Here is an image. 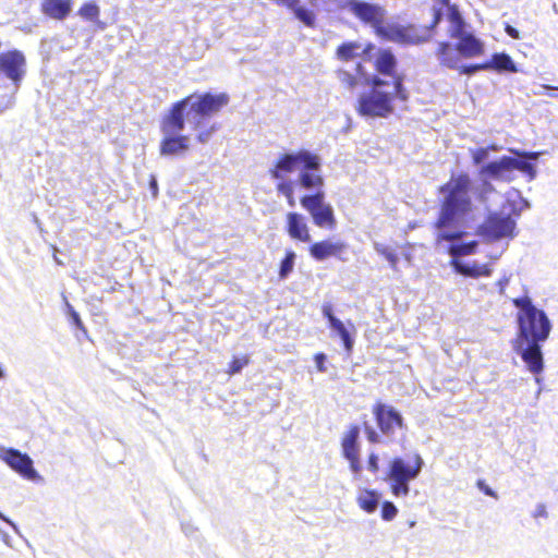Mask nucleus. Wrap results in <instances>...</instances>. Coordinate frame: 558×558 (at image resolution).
<instances>
[{
	"mask_svg": "<svg viewBox=\"0 0 558 558\" xmlns=\"http://www.w3.org/2000/svg\"><path fill=\"white\" fill-rule=\"evenodd\" d=\"M320 158L308 150L282 154L269 169V175L277 181L276 191L290 207L296 205L295 189L314 190V193L300 197V205L310 214L313 223L320 229L333 230L338 221L333 207L326 201L323 191L325 180L318 173Z\"/></svg>",
	"mask_w": 558,
	"mask_h": 558,
	"instance_id": "nucleus-1",
	"label": "nucleus"
},
{
	"mask_svg": "<svg viewBox=\"0 0 558 558\" xmlns=\"http://www.w3.org/2000/svg\"><path fill=\"white\" fill-rule=\"evenodd\" d=\"M445 19L448 22L447 35L456 43L452 44L448 40L437 43L434 56L438 64L441 68L456 70L460 74L466 75L487 71L486 62L461 64L463 59H474L483 56L485 44L474 33L468 31V24L458 5L449 7V10L445 13Z\"/></svg>",
	"mask_w": 558,
	"mask_h": 558,
	"instance_id": "nucleus-2",
	"label": "nucleus"
},
{
	"mask_svg": "<svg viewBox=\"0 0 558 558\" xmlns=\"http://www.w3.org/2000/svg\"><path fill=\"white\" fill-rule=\"evenodd\" d=\"M473 181L465 171L451 173L449 180L439 186V213L435 226L444 231L439 238L454 241L465 234L461 230L472 217L474 204L472 199Z\"/></svg>",
	"mask_w": 558,
	"mask_h": 558,
	"instance_id": "nucleus-3",
	"label": "nucleus"
},
{
	"mask_svg": "<svg viewBox=\"0 0 558 558\" xmlns=\"http://www.w3.org/2000/svg\"><path fill=\"white\" fill-rule=\"evenodd\" d=\"M518 308V332L514 339L520 349L524 342H544L551 330V324L544 311L538 310L527 295L512 299Z\"/></svg>",
	"mask_w": 558,
	"mask_h": 558,
	"instance_id": "nucleus-4",
	"label": "nucleus"
},
{
	"mask_svg": "<svg viewBox=\"0 0 558 558\" xmlns=\"http://www.w3.org/2000/svg\"><path fill=\"white\" fill-rule=\"evenodd\" d=\"M510 151L517 155L519 158L502 156L497 160L484 165L480 169L478 174L484 181L483 185L485 192H495V187L486 180L490 179L510 182L512 180L511 174L515 170L527 174L530 179H534L535 169L530 160H536L539 157V153L518 149H511Z\"/></svg>",
	"mask_w": 558,
	"mask_h": 558,
	"instance_id": "nucleus-5",
	"label": "nucleus"
},
{
	"mask_svg": "<svg viewBox=\"0 0 558 558\" xmlns=\"http://www.w3.org/2000/svg\"><path fill=\"white\" fill-rule=\"evenodd\" d=\"M424 461L418 453H413L409 460L393 458L387 468L384 480L395 497H405L410 493V482L421 473Z\"/></svg>",
	"mask_w": 558,
	"mask_h": 558,
	"instance_id": "nucleus-6",
	"label": "nucleus"
},
{
	"mask_svg": "<svg viewBox=\"0 0 558 558\" xmlns=\"http://www.w3.org/2000/svg\"><path fill=\"white\" fill-rule=\"evenodd\" d=\"M371 84L372 89L357 98L355 110L363 117L387 118L395 110L393 99L397 98L395 90L392 93L379 90L386 82L378 75L373 76Z\"/></svg>",
	"mask_w": 558,
	"mask_h": 558,
	"instance_id": "nucleus-7",
	"label": "nucleus"
},
{
	"mask_svg": "<svg viewBox=\"0 0 558 558\" xmlns=\"http://www.w3.org/2000/svg\"><path fill=\"white\" fill-rule=\"evenodd\" d=\"M441 16V10L433 8L432 20L427 24L414 21L407 25H392L387 34V40L405 45H418L428 41L434 37Z\"/></svg>",
	"mask_w": 558,
	"mask_h": 558,
	"instance_id": "nucleus-8",
	"label": "nucleus"
},
{
	"mask_svg": "<svg viewBox=\"0 0 558 558\" xmlns=\"http://www.w3.org/2000/svg\"><path fill=\"white\" fill-rule=\"evenodd\" d=\"M373 68L378 75L391 78L398 99L408 100L409 94L404 87V75L398 72V59L391 48H380L376 51Z\"/></svg>",
	"mask_w": 558,
	"mask_h": 558,
	"instance_id": "nucleus-9",
	"label": "nucleus"
},
{
	"mask_svg": "<svg viewBox=\"0 0 558 558\" xmlns=\"http://www.w3.org/2000/svg\"><path fill=\"white\" fill-rule=\"evenodd\" d=\"M515 220L509 214L494 211L486 216L478 227V234L490 242L512 239L515 235Z\"/></svg>",
	"mask_w": 558,
	"mask_h": 558,
	"instance_id": "nucleus-10",
	"label": "nucleus"
},
{
	"mask_svg": "<svg viewBox=\"0 0 558 558\" xmlns=\"http://www.w3.org/2000/svg\"><path fill=\"white\" fill-rule=\"evenodd\" d=\"M348 9L361 22L371 25L377 36L387 40L390 26H385V11L381 7L364 1L351 0L348 2Z\"/></svg>",
	"mask_w": 558,
	"mask_h": 558,
	"instance_id": "nucleus-11",
	"label": "nucleus"
},
{
	"mask_svg": "<svg viewBox=\"0 0 558 558\" xmlns=\"http://www.w3.org/2000/svg\"><path fill=\"white\" fill-rule=\"evenodd\" d=\"M0 459L23 478L28 481L41 480L38 472L34 469L33 460L27 453H23L14 448H5L0 451Z\"/></svg>",
	"mask_w": 558,
	"mask_h": 558,
	"instance_id": "nucleus-12",
	"label": "nucleus"
},
{
	"mask_svg": "<svg viewBox=\"0 0 558 558\" xmlns=\"http://www.w3.org/2000/svg\"><path fill=\"white\" fill-rule=\"evenodd\" d=\"M0 73L19 85L26 74V58L19 49L0 52Z\"/></svg>",
	"mask_w": 558,
	"mask_h": 558,
	"instance_id": "nucleus-13",
	"label": "nucleus"
},
{
	"mask_svg": "<svg viewBox=\"0 0 558 558\" xmlns=\"http://www.w3.org/2000/svg\"><path fill=\"white\" fill-rule=\"evenodd\" d=\"M229 104V96L225 93H204L191 102L190 112L198 119L209 118L218 113Z\"/></svg>",
	"mask_w": 558,
	"mask_h": 558,
	"instance_id": "nucleus-14",
	"label": "nucleus"
},
{
	"mask_svg": "<svg viewBox=\"0 0 558 558\" xmlns=\"http://www.w3.org/2000/svg\"><path fill=\"white\" fill-rule=\"evenodd\" d=\"M372 412L381 434L390 436L397 429L404 428V420L393 407L378 401L373 405Z\"/></svg>",
	"mask_w": 558,
	"mask_h": 558,
	"instance_id": "nucleus-15",
	"label": "nucleus"
},
{
	"mask_svg": "<svg viewBox=\"0 0 558 558\" xmlns=\"http://www.w3.org/2000/svg\"><path fill=\"white\" fill-rule=\"evenodd\" d=\"M360 427L356 424H352L348 427L341 438V451L342 456L349 462L350 470L355 475L362 471V463L360 459Z\"/></svg>",
	"mask_w": 558,
	"mask_h": 558,
	"instance_id": "nucleus-16",
	"label": "nucleus"
},
{
	"mask_svg": "<svg viewBox=\"0 0 558 558\" xmlns=\"http://www.w3.org/2000/svg\"><path fill=\"white\" fill-rule=\"evenodd\" d=\"M348 245L343 241H332L331 239H324L312 243L308 246L310 256L317 260L323 262L330 257H335L341 262H345L344 256Z\"/></svg>",
	"mask_w": 558,
	"mask_h": 558,
	"instance_id": "nucleus-17",
	"label": "nucleus"
},
{
	"mask_svg": "<svg viewBox=\"0 0 558 558\" xmlns=\"http://www.w3.org/2000/svg\"><path fill=\"white\" fill-rule=\"evenodd\" d=\"M193 95L174 102L169 112L162 118L160 129L163 134H177L184 129L185 121L183 116L184 107L190 104Z\"/></svg>",
	"mask_w": 558,
	"mask_h": 558,
	"instance_id": "nucleus-18",
	"label": "nucleus"
},
{
	"mask_svg": "<svg viewBox=\"0 0 558 558\" xmlns=\"http://www.w3.org/2000/svg\"><path fill=\"white\" fill-rule=\"evenodd\" d=\"M286 232L290 239L308 243L312 240L306 218L298 211H288L286 214Z\"/></svg>",
	"mask_w": 558,
	"mask_h": 558,
	"instance_id": "nucleus-19",
	"label": "nucleus"
},
{
	"mask_svg": "<svg viewBox=\"0 0 558 558\" xmlns=\"http://www.w3.org/2000/svg\"><path fill=\"white\" fill-rule=\"evenodd\" d=\"M541 343L542 342H524L519 349L514 342V350L520 354L527 369L534 375L541 374L544 369Z\"/></svg>",
	"mask_w": 558,
	"mask_h": 558,
	"instance_id": "nucleus-20",
	"label": "nucleus"
},
{
	"mask_svg": "<svg viewBox=\"0 0 558 558\" xmlns=\"http://www.w3.org/2000/svg\"><path fill=\"white\" fill-rule=\"evenodd\" d=\"M72 7V0H41L40 12L46 17L63 21L70 15Z\"/></svg>",
	"mask_w": 558,
	"mask_h": 558,
	"instance_id": "nucleus-21",
	"label": "nucleus"
},
{
	"mask_svg": "<svg viewBox=\"0 0 558 558\" xmlns=\"http://www.w3.org/2000/svg\"><path fill=\"white\" fill-rule=\"evenodd\" d=\"M323 315L328 319L329 326L339 335L342 340L343 347L348 352H351L353 349V339L345 328L344 324L337 318L332 313V306L329 303H326L322 307Z\"/></svg>",
	"mask_w": 558,
	"mask_h": 558,
	"instance_id": "nucleus-22",
	"label": "nucleus"
},
{
	"mask_svg": "<svg viewBox=\"0 0 558 558\" xmlns=\"http://www.w3.org/2000/svg\"><path fill=\"white\" fill-rule=\"evenodd\" d=\"M189 148V137L178 133L166 135L160 142V154L163 156L184 154Z\"/></svg>",
	"mask_w": 558,
	"mask_h": 558,
	"instance_id": "nucleus-23",
	"label": "nucleus"
},
{
	"mask_svg": "<svg viewBox=\"0 0 558 558\" xmlns=\"http://www.w3.org/2000/svg\"><path fill=\"white\" fill-rule=\"evenodd\" d=\"M486 62V70H493L496 72H508V73H517L518 68L513 62L512 58L506 52H497L492 56V58Z\"/></svg>",
	"mask_w": 558,
	"mask_h": 558,
	"instance_id": "nucleus-24",
	"label": "nucleus"
},
{
	"mask_svg": "<svg viewBox=\"0 0 558 558\" xmlns=\"http://www.w3.org/2000/svg\"><path fill=\"white\" fill-rule=\"evenodd\" d=\"M452 265L457 272L471 278L489 277L492 275V268L487 264H463L458 260H453Z\"/></svg>",
	"mask_w": 558,
	"mask_h": 558,
	"instance_id": "nucleus-25",
	"label": "nucleus"
},
{
	"mask_svg": "<svg viewBox=\"0 0 558 558\" xmlns=\"http://www.w3.org/2000/svg\"><path fill=\"white\" fill-rule=\"evenodd\" d=\"M361 48L357 41H344L337 47L335 57L341 62H350L360 56Z\"/></svg>",
	"mask_w": 558,
	"mask_h": 558,
	"instance_id": "nucleus-26",
	"label": "nucleus"
},
{
	"mask_svg": "<svg viewBox=\"0 0 558 558\" xmlns=\"http://www.w3.org/2000/svg\"><path fill=\"white\" fill-rule=\"evenodd\" d=\"M379 496L373 489H364V492L357 497V504L361 509L367 513H373L378 506Z\"/></svg>",
	"mask_w": 558,
	"mask_h": 558,
	"instance_id": "nucleus-27",
	"label": "nucleus"
},
{
	"mask_svg": "<svg viewBox=\"0 0 558 558\" xmlns=\"http://www.w3.org/2000/svg\"><path fill=\"white\" fill-rule=\"evenodd\" d=\"M336 74L344 89L351 93L356 90L360 84V80L354 73H351L350 71L344 69H338L336 71Z\"/></svg>",
	"mask_w": 558,
	"mask_h": 558,
	"instance_id": "nucleus-28",
	"label": "nucleus"
},
{
	"mask_svg": "<svg viewBox=\"0 0 558 558\" xmlns=\"http://www.w3.org/2000/svg\"><path fill=\"white\" fill-rule=\"evenodd\" d=\"M77 14L85 21L99 22L100 9L94 1L84 2Z\"/></svg>",
	"mask_w": 558,
	"mask_h": 558,
	"instance_id": "nucleus-29",
	"label": "nucleus"
},
{
	"mask_svg": "<svg viewBox=\"0 0 558 558\" xmlns=\"http://www.w3.org/2000/svg\"><path fill=\"white\" fill-rule=\"evenodd\" d=\"M289 10L293 11L294 16L304 23L308 27L315 26V14L313 11L304 9L299 4H295L293 8H289Z\"/></svg>",
	"mask_w": 558,
	"mask_h": 558,
	"instance_id": "nucleus-30",
	"label": "nucleus"
},
{
	"mask_svg": "<svg viewBox=\"0 0 558 558\" xmlns=\"http://www.w3.org/2000/svg\"><path fill=\"white\" fill-rule=\"evenodd\" d=\"M295 253L291 250L287 251L280 263L279 277L286 279L293 270Z\"/></svg>",
	"mask_w": 558,
	"mask_h": 558,
	"instance_id": "nucleus-31",
	"label": "nucleus"
},
{
	"mask_svg": "<svg viewBox=\"0 0 558 558\" xmlns=\"http://www.w3.org/2000/svg\"><path fill=\"white\" fill-rule=\"evenodd\" d=\"M250 364V357L247 355L233 356L228 364L227 374L233 376L242 371L243 367Z\"/></svg>",
	"mask_w": 558,
	"mask_h": 558,
	"instance_id": "nucleus-32",
	"label": "nucleus"
},
{
	"mask_svg": "<svg viewBox=\"0 0 558 558\" xmlns=\"http://www.w3.org/2000/svg\"><path fill=\"white\" fill-rule=\"evenodd\" d=\"M476 246H477V242L476 241H471V242H468V243H461V244L452 245L450 247V254L452 256L470 255V254H473L475 252Z\"/></svg>",
	"mask_w": 558,
	"mask_h": 558,
	"instance_id": "nucleus-33",
	"label": "nucleus"
},
{
	"mask_svg": "<svg viewBox=\"0 0 558 558\" xmlns=\"http://www.w3.org/2000/svg\"><path fill=\"white\" fill-rule=\"evenodd\" d=\"M375 250H376V252L379 255H381L383 257H385L389 262L390 267L393 270L398 269L399 258H398L397 253H395L390 247L385 246V245H380V244H376L375 245Z\"/></svg>",
	"mask_w": 558,
	"mask_h": 558,
	"instance_id": "nucleus-34",
	"label": "nucleus"
},
{
	"mask_svg": "<svg viewBox=\"0 0 558 558\" xmlns=\"http://www.w3.org/2000/svg\"><path fill=\"white\" fill-rule=\"evenodd\" d=\"M489 150H497L495 145L489 147H480L471 150L472 162L477 166L487 159Z\"/></svg>",
	"mask_w": 558,
	"mask_h": 558,
	"instance_id": "nucleus-35",
	"label": "nucleus"
},
{
	"mask_svg": "<svg viewBox=\"0 0 558 558\" xmlns=\"http://www.w3.org/2000/svg\"><path fill=\"white\" fill-rule=\"evenodd\" d=\"M398 513L397 507L391 501H384L381 504V518L385 521H391Z\"/></svg>",
	"mask_w": 558,
	"mask_h": 558,
	"instance_id": "nucleus-36",
	"label": "nucleus"
},
{
	"mask_svg": "<svg viewBox=\"0 0 558 558\" xmlns=\"http://www.w3.org/2000/svg\"><path fill=\"white\" fill-rule=\"evenodd\" d=\"M69 314H70V317H71L72 323H73V324H74V325H75L80 330H82V332H83L85 336H87V332H88V331H87V329H86L85 325L83 324V322H82V319H81V317H80L78 313H77L73 307H71V306H70V308H69Z\"/></svg>",
	"mask_w": 558,
	"mask_h": 558,
	"instance_id": "nucleus-37",
	"label": "nucleus"
},
{
	"mask_svg": "<svg viewBox=\"0 0 558 558\" xmlns=\"http://www.w3.org/2000/svg\"><path fill=\"white\" fill-rule=\"evenodd\" d=\"M368 470L376 474L379 471V457L375 452H371L367 458Z\"/></svg>",
	"mask_w": 558,
	"mask_h": 558,
	"instance_id": "nucleus-38",
	"label": "nucleus"
},
{
	"mask_svg": "<svg viewBox=\"0 0 558 558\" xmlns=\"http://www.w3.org/2000/svg\"><path fill=\"white\" fill-rule=\"evenodd\" d=\"M476 486L486 496L498 498L497 494L485 483L484 480H477Z\"/></svg>",
	"mask_w": 558,
	"mask_h": 558,
	"instance_id": "nucleus-39",
	"label": "nucleus"
},
{
	"mask_svg": "<svg viewBox=\"0 0 558 558\" xmlns=\"http://www.w3.org/2000/svg\"><path fill=\"white\" fill-rule=\"evenodd\" d=\"M314 361L316 363V367L318 372L324 373L326 372L325 361H326V354L323 352H318L314 355Z\"/></svg>",
	"mask_w": 558,
	"mask_h": 558,
	"instance_id": "nucleus-40",
	"label": "nucleus"
},
{
	"mask_svg": "<svg viewBox=\"0 0 558 558\" xmlns=\"http://www.w3.org/2000/svg\"><path fill=\"white\" fill-rule=\"evenodd\" d=\"M365 434H366V438L369 442H372V444L379 442V435L373 427L366 426Z\"/></svg>",
	"mask_w": 558,
	"mask_h": 558,
	"instance_id": "nucleus-41",
	"label": "nucleus"
},
{
	"mask_svg": "<svg viewBox=\"0 0 558 558\" xmlns=\"http://www.w3.org/2000/svg\"><path fill=\"white\" fill-rule=\"evenodd\" d=\"M214 130H215V128L213 126L209 130L199 132L196 136V140L202 144L206 143L208 141V138L210 137Z\"/></svg>",
	"mask_w": 558,
	"mask_h": 558,
	"instance_id": "nucleus-42",
	"label": "nucleus"
},
{
	"mask_svg": "<svg viewBox=\"0 0 558 558\" xmlns=\"http://www.w3.org/2000/svg\"><path fill=\"white\" fill-rule=\"evenodd\" d=\"M505 32L512 39L521 38L519 31L517 28H514L513 26H511L510 24L505 25Z\"/></svg>",
	"mask_w": 558,
	"mask_h": 558,
	"instance_id": "nucleus-43",
	"label": "nucleus"
},
{
	"mask_svg": "<svg viewBox=\"0 0 558 558\" xmlns=\"http://www.w3.org/2000/svg\"><path fill=\"white\" fill-rule=\"evenodd\" d=\"M534 517L535 518L547 517L546 506L543 504L538 505L535 509Z\"/></svg>",
	"mask_w": 558,
	"mask_h": 558,
	"instance_id": "nucleus-44",
	"label": "nucleus"
},
{
	"mask_svg": "<svg viewBox=\"0 0 558 558\" xmlns=\"http://www.w3.org/2000/svg\"><path fill=\"white\" fill-rule=\"evenodd\" d=\"M508 282H509L508 278H502V279L498 280L497 284L499 287L500 294L505 293Z\"/></svg>",
	"mask_w": 558,
	"mask_h": 558,
	"instance_id": "nucleus-45",
	"label": "nucleus"
},
{
	"mask_svg": "<svg viewBox=\"0 0 558 558\" xmlns=\"http://www.w3.org/2000/svg\"><path fill=\"white\" fill-rule=\"evenodd\" d=\"M375 49V45L372 44V43H368L366 44L363 49H362V53L363 54H369L373 50Z\"/></svg>",
	"mask_w": 558,
	"mask_h": 558,
	"instance_id": "nucleus-46",
	"label": "nucleus"
},
{
	"mask_svg": "<svg viewBox=\"0 0 558 558\" xmlns=\"http://www.w3.org/2000/svg\"><path fill=\"white\" fill-rule=\"evenodd\" d=\"M150 186L154 191V194L156 195L157 191H158V186H157V182H156L155 178L151 179Z\"/></svg>",
	"mask_w": 558,
	"mask_h": 558,
	"instance_id": "nucleus-47",
	"label": "nucleus"
},
{
	"mask_svg": "<svg viewBox=\"0 0 558 558\" xmlns=\"http://www.w3.org/2000/svg\"><path fill=\"white\" fill-rule=\"evenodd\" d=\"M543 87L546 88V89H556V90H558V87H551V86H548V85H544Z\"/></svg>",
	"mask_w": 558,
	"mask_h": 558,
	"instance_id": "nucleus-48",
	"label": "nucleus"
},
{
	"mask_svg": "<svg viewBox=\"0 0 558 558\" xmlns=\"http://www.w3.org/2000/svg\"><path fill=\"white\" fill-rule=\"evenodd\" d=\"M362 68H363L362 64L359 63L357 64V70H362Z\"/></svg>",
	"mask_w": 558,
	"mask_h": 558,
	"instance_id": "nucleus-49",
	"label": "nucleus"
},
{
	"mask_svg": "<svg viewBox=\"0 0 558 558\" xmlns=\"http://www.w3.org/2000/svg\"><path fill=\"white\" fill-rule=\"evenodd\" d=\"M2 377V371L0 369V378Z\"/></svg>",
	"mask_w": 558,
	"mask_h": 558,
	"instance_id": "nucleus-50",
	"label": "nucleus"
}]
</instances>
